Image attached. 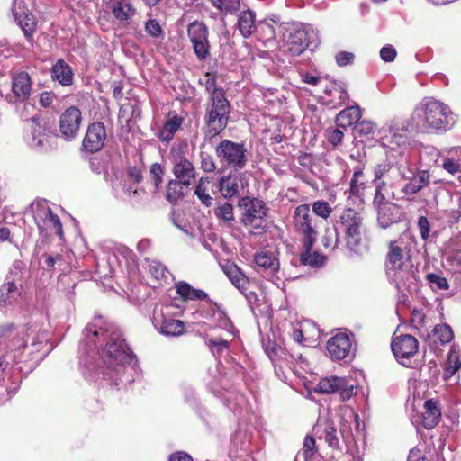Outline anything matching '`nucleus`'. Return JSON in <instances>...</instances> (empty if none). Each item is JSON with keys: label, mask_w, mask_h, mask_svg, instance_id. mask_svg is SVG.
<instances>
[{"label": "nucleus", "mask_w": 461, "mask_h": 461, "mask_svg": "<svg viewBox=\"0 0 461 461\" xmlns=\"http://www.w3.org/2000/svg\"><path fill=\"white\" fill-rule=\"evenodd\" d=\"M82 344L87 348L86 355L95 354V349L102 348L99 351L102 365L96 368L86 358L80 357V363L87 369L95 370L97 376L101 375L113 385L133 382L135 356L126 344L122 331L113 323H105L98 318L87 324L83 330Z\"/></svg>", "instance_id": "1"}, {"label": "nucleus", "mask_w": 461, "mask_h": 461, "mask_svg": "<svg viewBox=\"0 0 461 461\" xmlns=\"http://www.w3.org/2000/svg\"><path fill=\"white\" fill-rule=\"evenodd\" d=\"M385 159L374 167V178L395 188L401 181L412 174L405 156L408 149L407 126L402 120L393 119L378 131Z\"/></svg>", "instance_id": "2"}, {"label": "nucleus", "mask_w": 461, "mask_h": 461, "mask_svg": "<svg viewBox=\"0 0 461 461\" xmlns=\"http://www.w3.org/2000/svg\"><path fill=\"white\" fill-rule=\"evenodd\" d=\"M416 249V238L409 230L388 243L385 271L391 283L397 288L410 287L417 281L411 253Z\"/></svg>", "instance_id": "3"}, {"label": "nucleus", "mask_w": 461, "mask_h": 461, "mask_svg": "<svg viewBox=\"0 0 461 461\" xmlns=\"http://www.w3.org/2000/svg\"><path fill=\"white\" fill-rule=\"evenodd\" d=\"M411 121L418 131H447L456 122V116L446 104L425 97L415 106Z\"/></svg>", "instance_id": "4"}, {"label": "nucleus", "mask_w": 461, "mask_h": 461, "mask_svg": "<svg viewBox=\"0 0 461 461\" xmlns=\"http://www.w3.org/2000/svg\"><path fill=\"white\" fill-rule=\"evenodd\" d=\"M364 218L357 209L346 207L334 221L337 232L341 235L348 249L357 251L363 240L365 230Z\"/></svg>", "instance_id": "5"}, {"label": "nucleus", "mask_w": 461, "mask_h": 461, "mask_svg": "<svg viewBox=\"0 0 461 461\" xmlns=\"http://www.w3.org/2000/svg\"><path fill=\"white\" fill-rule=\"evenodd\" d=\"M238 205L241 211L240 222L251 234L257 235L266 231L269 207L264 201L245 196L239 201Z\"/></svg>", "instance_id": "6"}, {"label": "nucleus", "mask_w": 461, "mask_h": 461, "mask_svg": "<svg viewBox=\"0 0 461 461\" xmlns=\"http://www.w3.org/2000/svg\"><path fill=\"white\" fill-rule=\"evenodd\" d=\"M230 111L231 105L226 95L208 98L204 117L207 136L212 138L227 127Z\"/></svg>", "instance_id": "7"}, {"label": "nucleus", "mask_w": 461, "mask_h": 461, "mask_svg": "<svg viewBox=\"0 0 461 461\" xmlns=\"http://www.w3.org/2000/svg\"><path fill=\"white\" fill-rule=\"evenodd\" d=\"M219 161L235 171L241 170L247 164V149L243 143L222 140L216 147Z\"/></svg>", "instance_id": "8"}, {"label": "nucleus", "mask_w": 461, "mask_h": 461, "mask_svg": "<svg viewBox=\"0 0 461 461\" xmlns=\"http://www.w3.org/2000/svg\"><path fill=\"white\" fill-rule=\"evenodd\" d=\"M171 172L176 179L192 185L197 176V171L181 148H172L168 156Z\"/></svg>", "instance_id": "9"}, {"label": "nucleus", "mask_w": 461, "mask_h": 461, "mask_svg": "<svg viewBox=\"0 0 461 461\" xmlns=\"http://www.w3.org/2000/svg\"><path fill=\"white\" fill-rule=\"evenodd\" d=\"M294 226L303 235V244L307 249L312 247L317 240V231L312 223L311 209L308 204H301L296 207L294 214Z\"/></svg>", "instance_id": "10"}, {"label": "nucleus", "mask_w": 461, "mask_h": 461, "mask_svg": "<svg viewBox=\"0 0 461 461\" xmlns=\"http://www.w3.org/2000/svg\"><path fill=\"white\" fill-rule=\"evenodd\" d=\"M289 51L295 56L302 54L307 48H316L319 44L317 32L311 26L295 29L287 40Z\"/></svg>", "instance_id": "11"}, {"label": "nucleus", "mask_w": 461, "mask_h": 461, "mask_svg": "<svg viewBox=\"0 0 461 461\" xmlns=\"http://www.w3.org/2000/svg\"><path fill=\"white\" fill-rule=\"evenodd\" d=\"M208 34V28L202 22L194 21L187 27V35L199 60H204L210 55Z\"/></svg>", "instance_id": "12"}, {"label": "nucleus", "mask_w": 461, "mask_h": 461, "mask_svg": "<svg viewBox=\"0 0 461 461\" xmlns=\"http://www.w3.org/2000/svg\"><path fill=\"white\" fill-rule=\"evenodd\" d=\"M249 185L244 172L230 173L218 181V189L222 197L231 199L238 197Z\"/></svg>", "instance_id": "13"}, {"label": "nucleus", "mask_w": 461, "mask_h": 461, "mask_svg": "<svg viewBox=\"0 0 461 461\" xmlns=\"http://www.w3.org/2000/svg\"><path fill=\"white\" fill-rule=\"evenodd\" d=\"M353 335L347 332H338L329 339L326 349L329 357L339 361L348 357L352 350Z\"/></svg>", "instance_id": "14"}, {"label": "nucleus", "mask_w": 461, "mask_h": 461, "mask_svg": "<svg viewBox=\"0 0 461 461\" xmlns=\"http://www.w3.org/2000/svg\"><path fill=\"white\" fill-rule=\"evenodd\" d=\"M368 188V182L365 178L363 167L357 166L354 168L349 181V188L345 192L347 201H352L353 204L362 206L365 203V194Z\"/></svg>", "instance_id": "15"}, {"label": "nucleus", "mask_w": 461, "mask_h": 461, "mask_svg": "<svg viewBox=\"0 0 461 461\" xmlns=\"http://www.w3.org/2000/svg\"><path fill=\"white\" fill-rule=\"evenodd\" d=\"M34 221L41 235H47L48 230H53L55 233L62 238L63 230L60 219L54 214L50 207L42 206L38 208L34 212Z\"/></svg>", "instance_id": "16"}, {"label": "nucleus", "mask_w": 461, "mask_h": 461, "mask_svg": "<svg viewBox=\"0 0 461 461\" xmlns=\"http://www.w3.org/2000/svg\"><path fill=\"white\" fill-rule=\"evenodd\" d=\"M82 122L81 111L76 106L66 109L59 119V131L61 136L67 140L74 139L79 131Z\"/></svg>", "instance_id": "17"}, {"label": "nucleus", "mask_w": 461, "mask_h": 461, "mask_svg": "<svg viewBox=\"0 0 461 461\" xmlns=\"http://www.w3.org/2000/svg\"><path fill=\"white\" fill-rule=\"evenodd\" d=\"M12 13L24 37L31 41L36 29L34 16L22 0H14Z\"/></svg>", "instance_id": "18"}, {"label": "nucleus", "mask_w": 461, "mask_h": 461, "mask_svg": "<svg viewBox=\"0 0 461 461\" xmlns=\"http://www.w3.org/2000/svg\"><path fill=\"white\" fill-rule=\"evenodd\" d=\"M318 391L322 393H339L343 401L348 400L355 391V386L349 384L343 377L330 376L322 378L318 384Z\"/></svg>", "instance_id": "19"}, {"label": "nucleus", "mask_w": 461, "mask_h": 461, "mask_svg": "<svg viewBox=\"0 0 461 461\" xmlns=\"http://www.w3.org/2000/svg\"><path fill=\"white\" fill-rule=\"evenodd\" d=\"M391 348L399 363L403 366H407L404 363V360L409 359L411 357L417 353L418 341L413 336L410 334H404L396 337L393 340Z\"/></svg>", "instance_id": "20"}, {"label": "nucleus", "mask_w": 461, "mask_h": 461, "mask_svg": "<svg viewBox=\"0 0 461 461\" xmlns=\"http://www.w3.org/2000/svg\"><path fill=\"white\" fill-rule=\"evenodd\" d=\"M116 20L122 23H133L139 15L131 0H104Z\"/></svg>", "instance_id": "21"}, {"label": "nucleus", "mask_w": 461, "mask_h": 461, "mask_svg": "<svg viewBox=\"0 0 461 461\" xmlns=\"http://www.w3.org/2000/svg\"><path fill=\"white\" fill-rule=\"evenodd\" d=\"M105 139L106 131L104 123L93 122L87 128L83 140V147L87 152H97L103 148Z\"/></svg>", "instance_id": "22"}, {"label": "nucleus", "mask_w": 461, "mask_h": 461, "mask_svg": "<svg viewBox=\"0 0 461 461\" xmlns=\"http://www.w3.org/2000/svg\"><path fill=\"white\" fill-rule=\"evenodd\" d=\"M375 211L378 224L383 229H387L394 223L401 222L405 218L403 209L392 202L375 209Z\"/></svg>", "instance_id": "23"}, {"label": "nucleus", "mask_w": 461, "mask_h": 461, "mask_svg": "<svg viewBox=\"0 0 461 461\" xmlns=\"http://www.w3.org/2000/svg\"><path fill=\"white\" fill-rule=\"evenodd\" d=\"M152 323L165 336H180L185 331L184 323L176 319L165 318L162 313L155 312Z\"/></svg>", "instance_id": "24"}, {"label": "nucleus", "mask_w": 461, "mask_h": 461, "mask_svg": "<svg viewBox=\"0 0 461 461\" xmlns=\"http://www.w3.org/2000/svg\"><path fill=\"white\" fill-rule=\"evenodd\" d=\"M313 430L317 437L320 439H324L329 447L339 448V438L333 420L328 419L324 420H319Z\"/></svg>", "instance_id": "25"}, {"label": "nucleus", "mask_w": 461, "mask_h": 461, "mask_svg": "<svg viewBox=\"0 0 461 461\" xmlns=\"http://www.w3.org/2000/svg\"><path fill=\"white\" fill-rule=\"evenodd\" d=\"M23 289V286L5 281L0 285V310L5 311L8 307L16 303L22 295Z\"/></svg>", "instance_id": "26"}, {"label": "nucleus", "mask_w": 461, "mask_h": 461, "mask_svg": "<svg viewBox=\"0 0 461 461\" xmlns=\"http://www.w3.org/2000/svg\"><path fill=\"white\" fill-rule=\"evenodd\" d=\"M12 92L20 100H27L32 92V79L27 72L21 71L14 74Z\"/></svg>", "instance_id": "27"}, {"label": "nucleus", "mask_w": 461, "mask_h": 461, "mask_svg": "<svg viewBox=\"0 0 461 461\" xmlns=\"http://www.w3.org/2000/svg\"><path fill=\"white\" fill-rule=\"evenodd\" d=\"M409 180L401 189V192L407 195H413L420 192L422 188L429 185L430 182V175L428 171H420L414 175L408 173Z\"/></svg>", "instance_id": "28"}, {"label": "nucleus", "mask_w": 461, "mask_h": 461, "mask_svg": "<svg viewBox=\"0 0 461 461\" xmlns=\"http://www.w3.org/2000/svg\"><path fill=\"white\" fill-rule=\"evenodd\" d=\"M257 271L263 270L269 275L276 273L279 269V261L275 252L263 250L254 256Z\"/></svg>", "instance_id": "29"}, {"label": "nucleus", "mask_w": 461, "mask_h": 461, "mask_svg": "<svg viewBox=\"0 0 461 461\" xmlns=\"http://www.w3.org/2000/svg\"><path fill=\"white\" fill-rule=\"evenodd\" d=\"M51 77L63 86H68L73 84L74 73L72 68L59 59L51 68Z\"/></svg>", "instance_id": "30"}, {"label": "nucleus", "mask_w": 461, "mask_h": 461, "mask_svg": "<svg viewBox=\"0 0 461 461\" xmlns=\"http://www.w3.org/2000/svg\"><path fill=\"white\" fill-rule=\"evenodd\" d=\"M441 418V412L438 402L432 399L427 400L424 403V412L421 414L422 426L427 429L436 427Z\"/></svg>", "instance_id": "31"}, {"label": "nucleus", "mask_w": 461, "mask_h": 461, "mask_svg": "<svg viewBox=\"0 0 461 461\" xmlns=\"http://www.w3.org/2000/svg\"><path fill=\"white\" fill-rule=\"evenodd\" d=\"M361 118V109L358 105H352L340 111L336 116L335 122L339 128L347 129L357 124Z\"/></svg>", "instance_id": "32"}, {"label": "nucleus", "mask_w": 461, "mask_h": 461, "mask_svg": "<svg viewBox=\"0 0 461 461\" xmlns=\"http://www.w3.org/2000/svg\"><path fill=\"white\" fill-rule=\"evenodd\" d=\"M31 140L29 141L30 145L33 149H41L43 148L45 143L47 142V130L44 125H42L39 118L33 116L32 118L31 124Z\"/></svg>", "instance_id": "33"}, {"label": "nucleus", "mask_w": 461, "mask_h": 461, "mask_svg": "<svg viewBox=\"0 0 461 461\" xmlns=\"http://www.w3.org/2000/svg\"><path fill=\"white\" fill-rule=\"evenodd\" d=\"M190 185V184L183 183L176 178L169 180L166 191L167 200L170 203H177L179 200L184 198L185 194Z\"/></svg>", "instance_id": "34"}, {"label": "nucleus", "mask_w": 461, "mask_h": 461, "mask_svg": "<svg viewBox=\"0 0 461 461\" xmlns=\"http://www.w3.org/2000/svg\"><path fill=\"white\" fill-rule=\"evenodd\" d=\"M26 273L27 267L25 262L23 260H14L8 269L5 281L13 282L15 285H19V286H23V283Z\"/></svg>", "instance_id": "35"}, {"label": "nucleus", "mask_w": 461, "mask_h": 461, "mask_svg": "<svg viewBox=\"0 0 461 461\" xmlns=\"http://www.w3.org/2000/svg\"><path fill=\"white\" fill-rule=\"evenodd\" d=\"M225 273L230 282L239 289L246 290L247 286H250V283L245 274L237 265L232 264L226 267Z\"/></svg>", "instance_id": "36"}, {"label": "nucleus", "mask_w": 461, "mask_h": 461, "mask_svg": "<svg viewBox=\"0 0 461 461\" xmlns=\"http://www.w3.org/2000/svg\"><path fill=\"white\" fill-rule=\"evenodd\" d=\"M238 28L245 38L252 34L255 29V14L251 10L243 11L239 14Z\"/></svg>", "instance_id": "37"}, {"label": "nucleus", "mask_w": 461, "mask_h": 461, "mask_svg": "<svg viewBox=\"0 0 461 461\" xmlns=\"http://www.w3.org/2000/svg\"><path fill=\"white\" fill-rule=\"evenodd\" d=\"M182 124V119L175 116L167 120L162 129L159 131L158 137L161 141L168 142L173 139L174 134L178 131Z\"/></svg>", "instance_id": "38"}, {"label": "nucleus", "mask_w": 461, "mask_h": 461, "mask_svg": "<svg viewBox=\"0 0 461 461\" xmlns=\"http://www.w3.org/2000/svg\"><path fill=\"white\" fill-rule=\"evenodd\" d=\"M428 338H433L435 341L438 340L441 345H445L453 339L454 332L449 325L438 324L432 330L431 334H428Z\"/></svg>", "instance_id": "39"}, {"label": "nucleus", "mask_w": 461, "mask_h": 461, "mask_svg": "<svg viewBox=\"0 0 461 461\" xmlns=\"http://www.w3.org/2000/svg\"><path fill=\"white\" fill-rule=\"evenodd\" d=\"M461 367V355L456 348L452 347L448 356L447 365L444 370V376L446 379L453 376L455 373Z\"/></svg>", "instance_id": "40"}, {"label": "nucleus", "mask_w": 461, "mask_h": 461, "mask_svg": "<svg viewBox=\"0 0 461 461\" xmlns=\"http://www.w3.org/2000/svg\"><path fill=\"white\" fill-rule=\"evenodd\" d=\"M304 251L300 255V261L303 265L311 267H319L324 263L325 258L317 252H312V247H307L303 244Z\"/></svg>", "instance_id": "41"}, {"label": "nucleus", "mask_w": 461, "mask_h": 461, "mask_svg": "<svg viewBox=\"0 0 461 461\" xmlns=\"http://www.w3.org/2000/svg\"><path fill=\"white\" fill-rule=\"evenodd\" d=\"M233 210V205L225 202L214 209V214L218 220L231 224L235 220Z\"/></svg>", "instance_id": "42"}, {"label": "nucleus", "mask_w": 461, "mask_h": 461, "mask_svg": "<svg viewBox=\"0 0 461 461\" xmlns=\"http://www.w3.org/2000/svg\"><path fill=\"white\" fill-rule=\"evenodd\" d=\"M205 181L208 182L207 178H200L199 183L195 186L194 194L203 205L210 207L213 203V197L210 194L208 189L204 185Z\"/></svg>", "instance_id": "43"}, {"label": "nucleus", "mask_w": 461, "mask_h": 461, "mask_svg": "<svg viewBox=\"0 0 461 461\" xmlns=\"http://www.w3.org/2000/svg\"><path fill=\"white\" fill-rule=\"evenodd\" d=\"M315 453V440L312 437L307 436L303 441V447L301 451L298 452L295 461H300L302 458L303 461H312V457Z\"/></svg>", "instance_id": "44"}, {"label": "nucleus", "mask_w": 461, "mask_h": 461, "mask_svg": "<svg viewBox=\"0 0 461 461\" xmlns=\"http://www.w3.org/2000/svg\"><path fill=\"white\" fill-rule=\"evenodd\" d=\"M213 6L225 14H233L240 9V0H210Z\"/></svg>", "instance_id": "45"}, {"label": "nucleus", "mask_w": 461, "mask_h": 461, "mask_svg": "<svg viewBox=\"0 0 461 461\" xmlns=\"http://www.w3.org/2000/svg\"><path fill=\"white\" fill-rule=\"evenodd\" d=\"M204 86L206 92L209 95V98H213V96L226 95L223 88L217 86L215 75H212L210 73H207L205 75Z\"/></svg>", "instance_id": "46"}, {"label": "nucleus", "mask_w": 461, "mask_h": 461, "mask_svg": "<svg viewBox=\"0 0 461 461\" xmlns=\"http://www.w3.org/2000/svg\"><path fill=\"white\" fill-rule=\"evenodd\" d=\"M426 280L429 283V286L432 290H447L449 288V284L447 278L444 276L429 273L426 275Z\"/></svg>", "instance_id": "47"}, {"label": "nucleus", "mask_w": 461, "mask_h": 461, "mask_svg": "<svg viewBox=\"0 0 461 461\" xmlns=\"http://www.w3.org/2000/svg\"><path fill=\"white\" fill-rule=\"evenodd\" d=\"M341 235L337 232L335 227L332 230H327L322 239V244L325 248L334 249L342 243Z\"/></svg>", "instance_id": "48"}, {"label": "nucleus", "mask_w": 461, "mask_h": 461, "mask_svg": "<svg viewBox=\"0 0 461 461\" xmlns=\"http://www.w3.org/2000/svg\"><path fill=\"white\" fill-rule=\"evenodd\" d=\"M149 274L157 280L166 278L168 273L167 267L159 261L147 259Z\"/></svg>", "instance_id": "49"}, {"label": "nucleus", "mask_w": 461, "mask_h": 461, "mask_svg": "<svg viewBox=\"0 0 461 461\" xmlns=\"http://www.w3.org/2000/svg\"><path fill=\"white\" fill-rule=\"evenodd\" d=\"M145 32L155 39L163 38L164 36V31L156 19L150 18L145 22Z\"/></svg>", "instance_id": "50"}, {"label": "nucleus", "mask_w": 461, "mask_h": 461, "mask_svg": "<svg viewBox=\"0 0 461 461\" xmlns=\"http://www.w3.org/2000/svg\"><path fill=\"white\" fill-rule=\"evenodd\" d=\"M354 130L357 134L361 136H369L375 132L376 125L371 121L363 120L357 122Z\"/></svg>", "instance_id": "51"}, {"label": "nucleus", "mask_w": 461, "mask_h": 461, "mask_svg": "<svg viewBox=\"0 0 461 461\" xmlns=\"http://www.w3.org/2000/svg\"><path fill=\"white\" fill-rule=\"evenodd\" d=\"M207 345L211 349L213 356H221L224 351L229 348V342L222 339H210Z\"/></svg>", "instance_id": "52"}, {"label": "nucleus", "mask_w": 461, "mask_h": 461, "mask_svg": "<svg viewBox=\"0 0 461 461\" xmlns=\"http://www.w3.org/2000/svg\"><path fill=\"white\" fill-rule=\"evenodd\" d=\"M43 259V269L47 272H53L55 266L62 261V257L59 254L44 253L41 257Z\"/></svg>", "instance_id": "53"}, {"label": "nucleus", "mask_w": 461, "mask_h": 461, "mask_svg": "<svg viewBox=\"0 0 461 461\" xmlns=\"http://www.w3.org/2000/svg\"><path fill=\"white\" fill-rule=\"evenodd\" d=\"M452 270L458 273L455 277L458 285L461 286V249L456 250L448 258Z\"/></svg>", "instance_id": "54"}, {"label": "nucleus", "mask_w": 461, "mask_h": 461, "mask_svg": "<svg viewBox=\"0 0 461 461\" xmlns=\"http://www.w3.org/2000/svg\"><path fill=\"white\" fill-rule=\"evenodd\" d=\"M332 212L330 205L324 201H317L312 203V212L323 219H327Z\"/></svg>", "instance_id": "55"}, {"label": "nucleus", "mask_w": 461, "mask_h": 461, "mask_svg": "<svg viewBox=\"0 0 461 461\" xmlns=\"http://www.w3.org/2000/svg\"><path fill=\"white\" fill-rule=\"evenodd\" d=\"M165 174L164 167L158 164L154 163L150 167V175L152 176L154 185L157 189L159 188L160 185L163 182V176Z\"/></svg>", "instance_id": "56"}, {"label": "nucleus", "mask_w": 461, "mask_h": 461, "mask_svg": "<svg viewBox=\"0 0 461 461\" xmlns=\"http://www.w3.org/2000/svg\"><path fill=\"white\" fill-rule=\"evenodd\" d=\"M355 55L349 51H339L335 55V60L339 67H345L354 62Z\"/></svg>", "instance_id": "57"}, {"label": "nucleus", "mask_w": 461, "mask_h": 461, "mask_svg": "<svg viewBox=\"0 0 461 461\" xmlns=\"http://www.w3.org/2000/svg\"><path fill=\"white\" fill-rule=\"evenodd\" d=\"M201 168L206 173H212L216 169V165L212 157L204 152L201 153Z\"/></svg>", "instance_id": "58"}, {"label": "nucleus", "mask_w": 461, "mask_h": 461, "mask_svg": "<svg viewBox=\"0 0 461 461\" xmlns=\"http://www.w3.org/2000/svg\"><path fill=\"white\" fill-rule=\"evenodd\" d=\"M418 229L420 230V237L423 240H427L429 237L430 224L429 220L425 216H420L418 218Z\"/></svg>", "instance_id": "59"}, {"label": "nucleus", "mask_w": 461, "mask_h": 461, "mask_svg": "<svg viewBox=\"0 0 461 461\" xmlns=\"http://www.w3.org/2000/svg\"><path fill=\"white\" fill-rule=\"evenodd\" d=\"M342 128H337L335 130L330 131L328 132V141L333 146L339 145L342 142L344 132L341 130Z\"/></svg>", "instance_id": "60"}, {"label": "nucleus", "mask_w": 461, "mask_h": 461, "mask_svg": "<svg viewBox=\"0 0 461 461\" xmlns=\"http://www.w3.org/2000/svg\"><path fill=\"white\" fill-rule=\"evenodd\" d=\"M396 54V50L392 45H386L380 50V58L385 62L393 61Z\"/></svg>", "instance_id": "61"}, {"label": "nucleus", "mask_w": 461, "mask_h": 461, "mask_svg": "<svg viewBox=\"0 0 461 461\" xmlns=\"http://www.w3.org/2000/svg\"><path fill=\"white\" fill-rule=\"evenodd\" d=\"M250 286H247L246 290H239L246 298L248 303L252 307L257 305L258 303V296L255 291L249 289Z\"/></svg>", "instance_id": "62"}, {"label": "nucleus", "mask_w": 461, "mask_h": 461, "mask_svg": "<svg viewBox=\"0 0 461 461\" xmlns=\"http://www.w3.org/2000/svg\"><path fill=\"white\" fill-rule=\"evenodd\" d=\"M176 293L184 299L187 300L188 295H190V291L192 286L186 282H179L176 285Z\"/></svg>", "instance_id": "63"}, {"label": "nucleus", "mask_w": 461, "mask_h": 461, "mask_svg": "<svg viewBox=\"0 0 461 461\" xmlns=\"http://www.w3.org/2000/svg\"><path fill=\"white\" fill-rule=\"evenodd\" d=\"M168 461H193V458L185 452L177 451L169 456Z\"/></svg>", "instance_id": "64"}]
</instances>
